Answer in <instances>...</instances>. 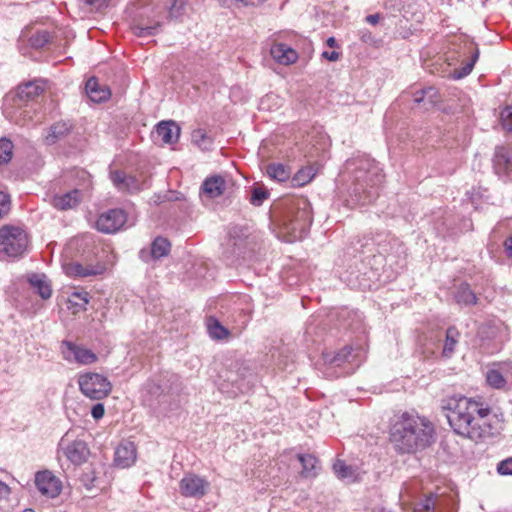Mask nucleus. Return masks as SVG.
Returning a JSON list of instances; mask_svg holds the SVG:
<instances>
[{
    "label": "nucleus",
    "instance_id": "nucleus-1",
    "mask_svg": "<svg viewBox=\"0 0 512 512\" xmlns=\"http://www.w3.org/2000/svg\"><path fill=\"white\" fill-rule=\"evenodd\" d=\"M442 409L452 430L464 438L477 441L491 437L497 431L496 415L481 401L451 396L442 400Z\"/></svg>",
    "mask_w": 512,
    "mask_h": 512
},
{
    "label": "nucleus",
    "instance_id": "nucleus-2",
    "mask_svg": "<svg viewBox=\"0 0 512 512\" xmlns=\"http://www.w3.org/2000/svg\"><path fill=\"white\" fill-rule=\"evenodd\" d=\"M435 429L425 417L404 412L395 417L390 440L401 453H415L429 447L434 442Z\"/></svg>",
    "mask_w": 512,
    "mask_h": 512
},
{
    "label": "nucleus",
    "instance_id": "nucleus-3",
    "mask_svg": "<svg viewBox=\"0 0 512 512\" xmlns=\"http://www.w3.org/2000/svg\"><path fill=\"white\" fill-rule=\"evenodd\" d=\"M346 169L352 174L354 192L368 194V198L374 197L376 192L367 190L374 189L382 182L383 175L376 163L367 157L349 159L346 162Z\"/></svg>",
    "mask_w": 512,
    "mask_h": 512
},
{
    "label": "nucleus",
    "instance_id": "nucleus-4",
    "mask_svg": "<svg viewBox=\"0 0 512 512\" xmlns=\"http://www.w3.org/2000/svg\"><path fill=\"white\" fill-rule=\"evenodd\" d=\"M312 221V208L305 198L291 201L282 217L283 228L293 239L302 238Z\"/></svg>",
    "mask_w": 512,
    "mask_h": 512
},
{
    "label": "nucleus",
    "instance_id": "nucleus-5",
    "mask_svg": "<svg viewBox=\"0 0 512 512\" xmlns=\"http://www.w3.org/2000/svg\"><path fill=\"white\" fill-rule=\"evenodd\" d=\"M28 233L20 226L4 225L0 228V254L17 258L28 249Z\"/></svg>",
    "mask_w": 512,
    "mask_h": 512
},
{
    "label": "nucleus",
    "instance_id": "nucleus-6",
    "mask_svg": "<svg viewBox=\"0 0 512 512\" xmlns=\"http://www.w3.org/2000/svg\"><path fill=\"white\" fill-rule=\"evenodd\" d=\"M77 382L82 394L92 400H101L112 390V384L108 378L96 372L80 374Z\"/></svg>",
    "mask_w": 512,
    "mask_h": 512
},
{
    "label": "nucleus",
    "instance_id": "nucleus-7",
    "mask_svg": "<svg viewBox=\"0 0 512 512\" xmlns=\"http://www.w3.org/2000/svg\"><path fill=\"white\" fill-rule=\"evenodd\" d=\"M485 381L491 389L508 390L512 385V362H494L488 365L485 372Z\"/></svg>",
    "mask_w": 512,
    "mask_h": 512
},
{
    "label": "nucleus",
    "instance_id": "nucleus-8",
    "mask_svg": "<svg viewBox=\"0 0 512 512\" xmlns=\"http://www.w3.org/2000/svg\"><path fill=\"white\" fill-rule=\"evenodd\" d=\"M44 91V82L41 80H34L27 82L23 85H19L15 94L7 98V105H10L12 108L22 109L25 106L23 112L20 115L26 116L28 113L27 103L29 101L34 100Z\"/></svg>",
    "mask_w": 512,
    "mask_h": 512
},
{
    "label": "nucleus",
    "instance_id": "nucleus-9",
    "mask_svg": "<svg viewBox=\"0 0 512 512\" xmlns=\"http://www.w3.org/2000/svg\"><path fill=\"white\" fill-rule=\"evenodd\" d=\"M61 353L66 361L80 365H90L98 360V356L92 350L67 340L61 344Z\"/></svg>",
    "mask_w": 512,
    "mask_h": 512
},
{
    "label": "nucleus",
    "instance_id": "nucleus-10",
    "mask_svg": "<svg viewBox=\"0 0 512 512\" xmlns=\"http://www.w3.org/2000/svg\"><path fill=\"white\" fill-rule=\"evenodd\" d=\"M127 221V215L120 208L110 209L101 213L96 221V228L107 234L119 231Z\"/></svg>",
    "mask_w": 512,
    "mask_h": 512
},
{
    "label": "nucleus",
    "instance_id": "nucleus-11",
    "mask_svg": "<svg viewBox=\"0 0 512 512\" xmlns=\"http://www.w3.org/2000/svg\"><path fill=\"white\" fill-rule=\"evenodd\" d=\"M209 487L210 483L205 478L195 474H187L179 482V490L184 497L200 499Z\"/></svg>",
    "mask_w": 512,
    "mask_h": 512
},
{
    "label": "nucleus",
    "instance_id": "nucleus-12",
    "mask_svg": "<svg viewBox=\"0 0 512 512\" xmlns=\"http://www.w3.org/2000/svg\"><path fill=\"white\" fill-rule=\"evenodd\" d=\"M35 485L39 492L48 498L57 497L62 490L61 480L48 470L36 473Z\"/></svg>",
    "mask_w": 512,
    "mask_h": 512
},
{
    "label": "nucleus",
    "instance_id": "nucleus-13",
    "mask_svg": "<svg viewBox=\"0 0 512 512\" xmlns=\"http://www.w3.org/2000/svg\"><path fill=\"white\" fill-rule=\"evenodd\" d=\"M64 272L72 278H86L101 275L105 271V266L101 263L83 264L78 261H71L63 265Z\"/></svg>",
    "mask_w": 512,
    "mask_h": 512
},
{
    "label": "nucleus",
    "instance_id": "nucleus-14",
    "mask_svg": "<svg viewBox=\"0 0 512 512\" xmlns=\"http://www.w3.org/2000/svg\"><path fill=\"white\" fill-rule=\"evenodd\" d=\"M65 442V440H62L60 446L64 455L71 463L80 465L87 460L90 452L84 441L74 440L67 444Z\"/></svg>",
    "mask_w": 512,
    "mask_h": 512
},
{
    "label": "nucleus",
    "instance_id": "nucleus-15",
    "mask_svg": "<svg viewBox=\"0 0 512 512\" xmlns=\"http://www.w3.org/2000/svg\"><path fill=\"white\" fill-rule=\"evenodd\" d=\"M227 188V183L224 177L221 175H212L207 177L200 188V193L202 197H206L208 199H215L224 194Z\"/></svg>",
    "mask_w": 512,
    "mask_h": 512
},
{
    "label": "nucleus",
    "instance_id": "nucleus-16",
    "mask_svg": "<svg viewBox=\"0 0 512 512\" xmlns=\"http://www.w3.org/2000/svg\"><path fill=\"white\" fill-rule=\"evenodd\" d=\"M137 457L136 446L133 442H121L114 455V464L120 468H128L132 466Z\"/></svg>",
    "mask_w": 512,
    "mask_h": 512
},
{
    "label": "nucleus",
    "instance_id": "nucleus-17",
    "mask_svg": "<svg viewBox=\"0 0 512 512\" xmlns=\"http://www.w3.org/2000/svg\"><path fill=\"white\" fill-rule=\"evenodd\" d=\"M110 177L114 186L121 192L134 193L142 188V182L139 179L123 171L111 172Z\"/></svg>",
    "mask_w": 512,
    "mask_h": 512
},
{
    "label": "nucleus",
    "instance_id": "nucleus-18",
    "mask_svg": "<svg viewBox=\"0 0 512 512\" xmlns=\"http://www.w3.org/2000/svg\"><path fill=\"white\" fill-rule=\"evenodd\" d=\"M180 135L179 126L173 121L160 122L154 132V138L164 144L176 143Z\"/></svg>",
    "mask_w": 512,
    "mask_h": 512
},
{
    "label": "nucleus",
    "instance_id": "nucleus-19",
    "mask_svg": "<svg viewBox=\"0 0 512 512\" xmlns=\"http://www.w3.org/2000/svg\"><path fill=\"white\" fill-rule=\"evenodd\" d=\"M81 191L74 189L64 194L54 195L51 204L58 210L73 209L79 205L81 201Z\"/></svg>",
    "mask_w": 512,
    "mask_h": 512
},
{
    "label": "nucleus",
    "instance_id": "nucleus-20",
    "mask_svg": "<svg viewBox=\"0 0 512 512\" xmlns=\"http://www.w3.org/2000/svg\"><path fill=\"white\" fill-rule=\"evenodd\" d=\"M171 244L164 237H156L151 244L150 251L142 249L140 251V257L144 261H148L149 258L159 259L168 255Z\"/></svg>",
    "mask_w": 512,
    "mask_h": 512
},
{
    "label": "nucleus",
    "instance_id": "nucleus-21",
    "mask_svg": "<svg viewBox=\"0 0 512 512\" xmlns=\"http://www.w3.org/2000/svg\"><path fill=\"white\" fill-rule=\"evenodd\" d=\"M272 57L280 64H293L298 59V53L285 43H276L271 47Z\"/></svg>",
    "mask_w": 512,
    "mask_h": 512
},
{
    "label": "nucleus",
    "instance_id": "nucleus-22",
    "mask_svg": "<svg viewBox=\"0 0 512 512\" xmlns=\"http://www.w3.org/2000/svg\"><path fill=\"white\" fill-rule=\"evenodd\" d=\"M86 93L88 97L96 103H101L110 98L111 92L106 85H101L95 77L86 82Z\"/></svg>",
    "mask_w": 512,
    "mask_h": 512
},
{
    "label": "nucleus",
    "instance_id": "nucleus-23",
    "mask_svg": "<svg viewBox=\"0 0 512 512\" xmlns=\"http://www.w3.org/2000/svg\"><path fill=\"white\" fill-rule=\"evenodd\" d=\"M104 472V466L101 463L91 464L83 471L80 481L87 489L99 487L102 483L101 474Z\"/></svg>",
    "mask_w": 512,
    "mask_h": 512
},
{
    "label": "nucleus",
    "instance_id": "nucleus-24",
    "mask_svg": "<svg viewBox=\"0 0 512 512\" xmlns=\"http://www.w3.org/2000/svg\"><path fill=\"white\" fill-rule=\"evenodd\" d=\"M28 282L34 291L44 300L52 295L51 283L45 274L33 273L28 276Z\"/></svg>",
    "mask_w": 512,
    "mask_h": 512
},
{
    "label": "nucleus",
    "instance_id": "nucleus-25",
    "mask_svg": "<svg viewBox=\"0 0 512 512\" xmlns=\"http://www.w3.org/2000/svg\"><path fill=\"white\" fill-rule=\"evenodd\" d=\"M71 130V125L64 121L54 123L49 127L44 137L46 145H54L62 140Z\"/></svg>",
    "mask_w": 512,
    "mask_h": 512
},
{
    "label": "nucleus",
    "instance_id": "nucleus-26",
    "mask_svg": "<svg viewBox=\"0 0 512 512\" xmlns=\"http://www.w3.org/2000/svg\"><path fill=\"white\" fill-rule=\"evenodd\" d=\"M460 339V332L454 326L447 328L445 333V340L443 343L441 356L443 358H451L455 353L456 347Z\"/></svg>",
    "mask_w": 512,
    "mask_h": 512
},
{
    "label": "nucleus",
    "instance_id": "nucleus-27",
    "mask_svg": "<svg viewBox=\"0 0 512 512\" xmlns=\"http://www.w3.org/2000/svg\"><path fill=\"white\" fill-rule=\"evenodd\" d=\"M302 465L301 476L305 478L316 477L320 469L318 459L312 454H298Z\"/></svg>",
    "mask_w": 512,
    "mask_h": 512
},
{
    "label": "nucleus",
    "instance_id": "nucleus-28",
    "mask_svg": "<svg viewBox=\"0 0 512 512\" xmlns=\"http://www.w3.org/2000/svg\"><path fill=\"white\" fill-rule=\"evenodd\" d=\"M352 348L350 346H344L337 352L334 351H325L322 353V358L324 363L333 365V366H341L348 360V357L351 355Z\"/></svg>",
    "mask_w": 512,
    "mask_h": 512
},
{
    "label": "nucleus",
    "instance_id": "nucleus-29",
    "mask_svg": "<svg viewBox=\"0 0 512 512\" xmlns=\"http://www.w3.org/2000/svg\"><path fill=\"white\" fill-rule=\"evenodd\" d=\"M90 295L87 291H74L68 298L67 307L68 309H72L73 313H78L80 311H85L86 306L89 303Z\"/></svg>",
    "mask_w": 512,
    "mask_h": 512
},
{
    "label": "nucleus",
    "instance_id": "nucleus-30",
    "mask_svg": "<svg viewBox=\"0 0 512 512\" xmlns=\"http://www.w3.org/2000/svg\"><path fill=\"white\" fill-rule=\"evenodd\" d=\"M455 300L458 304L462 305H475L477 297L471 290L470 286L466 283L461 284L455 293Z\"/></svg>",
    "mask_w": 512,
    "mask_h": 512
},
{
    "label": "nucleus",
    "instance_id": "nucleus-31",
    "mask_svg": "<svg viewBox=\"0 0 512 512\" xmlns=\"http://www.w3.org/2000/svg\"><path fill=\"white\" fill-rule=\"evenodd\" d=\"M267 175L276 181L284 182L290 177V170L281 163H271L266 167Z\"/></svg>",
    "mask_w": 512,
    "mask_h": 512
},
{
    "label": "nucleus",
    "instance_id": "nucleus-32",
    "mask_svg": "<svg viewBox=\"0 0 512 512\" xmlns=\"http://www.w3.org/2000/svg\"><path fill=\"white\" fill-rule=\"evenodd\" d=\"M160 23L154 22L153 24H144L142 21L134 23L131 26L132 32L137 37L153 36L158 32Z\"/></svg>",
    "mask_w": 512,
    "mask_h": 512
},
{
    "label": "nucleus",
    "instance_id": "nucleus-33",
    "mask_svg": "<svg viewBox=\"0 0 512 512\" xmlns=\"http://www.w3.org/2000/svg\"><path fill=\"white\" fill-rule=\"evenodd\" d=\"M207 327L210 336L214 339H224L229 334L228 330L224 326H222L217 319L213 317H210L207 320Z\"/></svg>",
    "mask_w": 512,
    "mask_h": 512
},
{
    "label": "nucleus",
    "instance_id": "nucleus-34",
    "mask_svg": "<svg viewBox=\"0 0 512 512\" xmlns=\"http://www.w3.org/2000/svg\"><path fill=\"white\" fill-rule=\"evenodd\" d=\"M13 143L7 138L0 139V165L8 163L13 156Z\"/></svg>",
    "mask_w": 512,
    "mask_h": 512
},
{
    "label": "nucleus",
    "instance_id": "nucleus-35",
    "mask_svg": "<svg viewBox=\"0 0 512 512\" xmlns=\"http://www.w3.org/2000/svg\"><path fill=\"white\" fill-rule=\"evenodd\" d=\"M192 140L198 147L203 150H208L212 145V139L203 129L194 130L192 133Z\"/></svg>",
    "mask_w": 512,
    "mask_h": 512
},
{
    "label": "nucleus",
    "instance_id": "nucleus-36",
    "mask_svg": "<svg viewBox=\"0 0 512 512\" xmlns=\"http://www.w3.org/2000/svg\"><path fill=\"white\" fill-rule=\"evenodd\" d=\"M51 39V35L46 30H40L36 31L31 37H30V44L33 48L40 49L43 48L47 43H49Z\"/></svg>",
    "mask_w": 512,
    "mask_h": 512
},
{
    "label": "nucleus",
    "instance_id": "nucleus-37",
    "mask_svg": "<svg viewBox=\"0 0 512 512\" xmlns=\"http://www.w3.org/2000/svg\"><path fill=\"white\" fill-rule=\"evenodd\" d=\"M335 475L340 479H348L354 476V470L342 460H337L333 465Z\"/></svg>",
    "mask_w": 512,
    "mask_h": 512
},
{
    "label": "nucleus",
    "instance_id": "nucleus-38",
    "mask_svg": "<svg viewBox=\"0 0 512 512\" xmlns=\"http://www.w3.org/2000/svg\"><path fill=\"white\" fill-rule=\"evenodd\" d=\"M269 192L261 186L254 187L250 197L251 204L260 206L268 198Z\"/></svg>",
    "mask_w": 512,
    "mask_h": 512
},
{
    "label": "nucleus",
    "instance_id": "nucleus-39",
    "mask_svg": "<svg viewBox=\"0 0 512 512\" xmlns=\"http://www.w3.org/2000/svg\"><path fill=\"white\" fill-rule=\"evenodd\" d=\"M436 94H437V92L433 87H427V88L421 89L420 91L415 92L413 100L416 104H420L421 102L425 101L426 97H428L429 103L431 105H433L434 101L432 100V98L434 96H436Z\"/></svg>",
    "mask_w": 512,
    "mask_h": 512
},
{
    "label": "nucleus",
    "instance_id": "nucleus-40",
    "mask_svg": "<svg viewBox=\"0 0 512 512\" xmlns=\"http://www.w3.org/2000/svg\"><path fill=\"white\" fill-rule=\"evenodd\" d=\"M495 163L496 165H503L506 171L512 170V162L510 161L508 153L502 147L496 150Z\"/></svg>",
    "mask_w": 512,
    "mask_h": 512
},
{
    "label": "nucleus",
    "instance_id": "nucleus-41",
    "mask_svg": "<svg viewBox=\"0 0 512 512\" xmlns=\"http://www.w3.org/2000/svg\"><path fill=\"white\" fill-rule=\"evenodd\" d=\"M479 57V51L476 49L475 52L472 54L471 60L467 62L460 71H455V78H463L471 73L473 70V67Z\"/></svg>",
    "mask_w": 512,
    "mask_h": 512
},
{
    "label": "nucleus",
    "instance_id": "nucleus-42",
    "mask_svg": "<svg viewBox=\"0 0 512 512\" xmlns=\"http://www.w3.org/2000/svg\"><path fill=\"white\" fill-rule=\"evenodd\" d=\"M500 120L503 129L512 132V106H507L502 110Z\"/></svg>",
    "mask_w": 512,
    "mask_h": 512
},
{
    "label": "nucleus",
    "instance_id": "nucleus-43",
    "mask_svg": "<svg viewBox=\"0 0 512 512\" xmlns=\"http://www.w3.org/2000/svg\"><path fill=\"white\" fill-rule=\"evenodd\" d=\"M10 196L2 191H0V219L8 214L10 211Z\"/></svg>",
    "mask_w": 512,
    "mask_h": 512
},
{
    "label": "nucleus",
    "instance_id": "nucleus-44",
    "mask_svg": "<svg viewBox=\"0 0 512 512\" xmlns=\"http://www.w3.org/2000/svg\"><path fill=\"white\" fill-rule=\"evenodd\" d=\"M497 472L501 475H512V457L499 462Z\"/></svg>",
    "mask_w": 512,
    "mask_h": 512
},
{
    "label": "nucleus",
    "instance_id": "nucleus-45",
    "mask_svg": "<svg viewBox=\"0 0 512 512\" xmlns=\"http://www.w3.org/2000/svg\"><path fill=\"white\" fill-rule=\"evenodd\" d=\"M183 9V1L182 0H174L172 7L170 8L169 15L171 17H178L181 15Z\"/></svg>",
    "mask_w": 512,
    "mask_h": 512
},
{
    "label": "nucleus",
    "instance_id": "nucleus-46",
    "mask_svg": "<svg viewBox=\"0 0 512 512\" xmlns=\"http://www.w3.org/2000/svg\"><path fill=\"white\" fill-rule=\"evenodd\" d=\"M91 10H100L107 4V0H82Z\"/></svg>",
    "mask_w": 512,
    "mask_h": 512
},
{
    "label": "nucleus",
    "instance_id": "nucleus-47",
    "mask_svg": "<svg viewBox=\"0 0 512 512\" xmlns=\"http://www.w3.org/2000/svg\"><path fill=\"white\" fill-rule=\"evenodd\" d=\"M104 413V405L101 403L95 404L91 409V415L96 420L101 419L104 416Z\"/></svg>",
    "mask_w": 512,
    "mask_h": 512
},
{
    "label": "nucleus",
    "instance_id": "nucleus-48",
    "mask_svg": "<svg viewBox=\"0 0 512 512\" xmlns=\"http://www.w3.org/2000/svg\"><path fill=\"white\" fill-rule=\"evenodd\" d=\"M322 57L329 61H337L340 57V54L336 51H324L322 53Z\"/></svg>",
    "mask_w": 512,
    "mask_h": 512
},
{
    "label": "nucleus",
    "instance_id": "nucleus-49",
    "mask_svg": "<svg viewBox=\"0 0 512 512\" xmlns=\"http://www.w3.org/2000/svg\"><path fill=\"white\" fill-rule=\"evenodd\" d=\"M311 180V177L306 178L304 171H299L294 177V181H296L299 185H303Z\"/></svg>",
    "mask_w": 512,
    "mask_h": 512
},
{
    "label": "nucleus",
    "instance_id": "nucleus-50",
    "mask_svg": "<svg viewBox=\"0 0 512 512\" xmlns=\"http://www.w3.org/2000/svg\"><path fill=\"white\" fill-rule=\"evenodd\" d=\"M504 248L506 254L511 257L512 256V235H510L505 241H504Z\"/></svg>",
    "mask_w": 512,
    "mask_h": 512
},
{
    "label": "nucleus",
    "instance_id": "nucleus-51",
    "mask_svg": "<svg viewBox=\"0 0 512 512\" xmlns=\"http://www.w3.org/2000/svg\"><path fill=\"white\" fill-rule=\"evenodd\" d=\"M10 493V488L4 482L0 481V498H4L8 496Z\"/></svg>",
    "mask_w": 512,
    "mask_h": 512
},
{
    "label": "nucleus",
    "instance_id": "nucleus-52",
    "mask_svg": "<svg viewBox=\"0 0 512 512\" xmlns=\"http://www.w3.org/2000/svg\"><path fill=\"white\" fill-rule=\"evenodd\" d=\"M379 19H380V16H379L378 14L368 15V16L366 17V21H367L368 23H370V24H373V25L377 24V23H378V21H379Z\"/></svg>",
    "mask_w": 512,
    "mask_h": 512
},
{
    "label": "nucleus",
    "instance_id": "nucleus-53",
    "mask_svg": "<svg viewBox=\"0 0 512 512\" xmlns=\"http://www.w3.org/2000/svg\"><path fill=\"white\" fill-rule=\"evenodd\" d=\"M327 46L333 48L336 46V40L334 37H329L326 41Z\"/></svg>",
    "mask_w": 512,
    "mask_h": 512
},
{
    "label": "nucleus",
    "instance_id": "nucleus-54",
    "mask_svg": "<svg viewBox=\"0 0 512 512\" xmlns=\"http://www.w3.org/2000/svg\"><path fill=\"white\" fill-rule=\"evenodd\" d=\"M373 512H389V511H387V510H385L383 508H380V509L373 510Z\"/></svg>",
    "mask_w": 512,
    "mask_h": 512
},
{
    "label": "nucleus",
    "instance_id": "nucleus-55",
    "mask_svg": "<svg viewBox=\"0 0 512 512\" xmlns=\"http://www.w3.org/2000/svg\"><path fill=\"white\" fill-rule=\"evenodd\" d=\"M23 512H35L33 509H25Z\"/></svg>",
    "mask_w": 512,
    "mask_h": 512
}]
</instances>
